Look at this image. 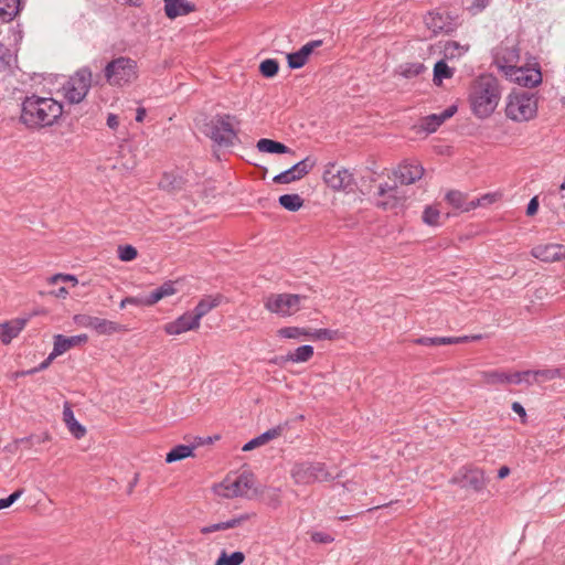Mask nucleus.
Segmentation results:
<instances>
[{"label": "nucleus", "mask_w": 565, "mask_h": 565, "mask_svg": "<svg viewBox=\"0 0 565 565\" xmlns=\"http://www.w3.org/2000/svg\"><path fill=\"white\" fill-rule=\"evenodd\" d=\"M63 114V106L51 97L28 96L22 102L21 122L30 129L52 126Z\"/></svg>", "instance_id": "nucleus-1"}, {"label": "nucleus", "mask_w": 565, "mask_h": 565, "mask_svg": "<svg viewBox=\"0 0 565 565\" xmlns=\"http://www.w3.org/2000/svg\"><path fill=\"white\" fill-rule=\"evenodd\" d=\"M501 87L498 78L490 74L477 77L469 90L471 111L478 118H488L499 105Z\"/></svg>", "instance_id": "nucleus-2"}, {"label": "nucleus", "mask_w": 565, "mask_h": 565, "mask_svg": "<svg viewBox=\"0 0 565 565\" xmlns=\"http://www.w3.org/2000/svg\"><path fill=\"white\" fill-rule=\"evenodd\" d=\"M238 124L235 116L228 114H217L212 117H205L199 129L218 147H231L237 139V131L234 124Z\"/></svg>", "instance_id": "nucleus-3"}, {"label": "nucleus", "mask_w": 565, "mask_h": 565, "mask_svg": "<svg viewBox=\"0 0 565 565\" xmlns=\"http://www.w3.org/2000/svg\"><path fill=\"white\" fill-rule=\"evenodd\" d=\"M139 74L137 61L128 56H119L104 67V77L113 87H125L132 84Z\"/></svg>", "instance_id": "nucleus-4"}, {"label": "nucleus", "mask_w": 565, "mask_h": 565, "mask_svg": "<svg viewBox=\"0 0 565 565\" xmlns=\"http://www.w3.org/2000/svg\"><path fill=\"white\" fill-rule=\"evenodd\" d=\"M537 98L533 93L512 92L507 98L505 115L513 121H527L536 116Z\"/></svg>", "instance_id": "nucleus-5"}, {"label": "nucleus", "mask_w": 565, "mask_h": 565, "mask_svg": "<svg viewBox=\"0 0 565 565\" xmlns=\"http://www.w3.org/2000/svg\"><path fill=\"white\" fill-rule=\"evenodd\" d=\"M290 477L299 486H309L315 482H326L333 479L326 463L309 460L295 462L290 469Z\"/></svg>", "instance_id": "nucleus-6"}, {"label": "nucleus", "mask_w": 565, "mask_h": 565, "mask_svg": "<svg viewBox=\"0 0 565 565\" xmlns=\"http://www.w3.org/2000/svg\"><path fill=\"white\" fill-rule=\"evenodd\" d=\"M255 478L250 472H242L235 478L227 477L220 484L215 486L214 491L217 495L232 499L236 497L253 498L256 494Z\"/></svg>", "instance_id": "nucleus-7"}, {"label": "nucleus", "mask_w": 565, "mask_h": 565, "mask_svg": "<svg viewBox=\"0 0 565 565\" xmlns=\"http://www.w3.org/2000/svg\"><path fill=\"white\" fill-rule=\"evenodd\" d=\"M306 299L307 296L297 294H269L263 298V305L268 312L286 318L297 313Z\"/></svg>", "instance_id": "nucleus-8"}, {"label": "nucleus", "mask_w": 565, "mask_h": 565, "mask_svg": "<svg viewBox=\"0 0 565 565\" xmlns=\"http://www.w3.org/2000/svg\"><path fill=\"white\" fill-rule=\"evenodd\" d=\"M93 74L90 68H79L63 86L64 96L71 104L81 103L89 92Z\"/></svg>", "instance_id": "nucleus-9"}, {"label": "nucleus", "mask_w": 565, "mask_h": 565, "mask_svg": "<svg viewBox=\"0 0 565 565\" xmlns=\"http://www.w3.org/2000/svg\"><path fill=\"white\" fill-rule=\"evenodd\" d=\"M501 72L508 79L524 87H534L542 82V74L537 70L502 64Z\"/></svg>", "instance_id": "nucleus-10"}, {"label": "nucleus", "mask_w": 565, "mask_h": 565, "mask_svg": "<svg viewBox=\"0 0 565 565\" xmlns=\"http://www.w3.org/2000/svg\"><path fill=\"white\" fill-rule=\"evenodd\" d=\"M426 26L434 33H451L454 32L458 23L454 17L445 11H431L425 17Z\"/></svg>", "instance_id": "nucleus-11"}, {"label": "nucleus", "mask_w": 565, "mask_h": 565, "mask_svg": "<svg viewBox=\"0 0 565 565\" xmlns=\"http://www.w3.org/2000/svg\"><path fill=\"white\" fill-rule=\"evenodd\" d=\"M323 181L333 190H345L353 184V175L348 169H338L329 163L323 172Z\"/></svg>", "instance_id": "nucleus-12"}, {"label": "nucleus", "mask_w": 565, "mask_h": 565, "mask_svg": "<svg viewBox=\"0 0 565 565\" xmlns=\"http://www.w3.org/2000/svg\"><path fill=\"white\" fill-rule=\"evenodd\" d=\"M316 161L310 157L297 162L291 168L282 171L281 173L274 177L273 181L278 184H287L292 181L300 180L302 177L308 174L315 167Z\"/></svg>", "instance_id": "nucleus-13"}, {"label": "nucleus", "mask_w": 565, "mask_h": 565, "mask_svg": "<svg viewBox=\"0 0 565 565\" xmlns=\"http://www.w3.org/2000/svg\"><path fill=\"white\" fill-rule=\"evenodd\" d=\"M177 288H175V281L169 280L166 281L163 285L154 289L149 296L147 297H127V301H129L130 305L135 306H152L160 301L161 299L174 295Z\"/></svg>", "instance_id": "nucleus-14"}, {"label": "nucleus", "mask_w": 565, "mask_h": 565, "mask_svg": "<svg viewBox=\"0 0 565 565\" xmlns=\"http://www.w3.org/2000/svg\"><path fill=\"white\" fill-rule=\"evenodd\" d=\"M531 255L542 262H557L565 258V246L561 244L537 245L531 249Z\"/></svg>", "instance_id": "nucleus-15"}, {"label": "nucleus", "mask_w": 565, "mask_h": 565, "mask_svg": "<svg viewBox=\"0 0 565 565\" xmlns=\"http://www.w3.org/2000/svg\"><path fill=\"white\" fill-rule=\"evenodd\" d=\"M223 301V296L220 294L209 295L202 298L195 308L192 310L194 312V318L192 319V327H200L201 319L206 316L214 308L218 307Z\"/></svg>", "instance_id": "nucleus-16"}, {"label": "nucleus", "mask_w": 565, "mask_h": 565, "mask_svg": "<svg viewBox=\"0 0 565 565\" xmlns=\"http://www.w3.org/2000/svg\"><path fill=\"white\" fill-rule=\"evenodd\" d=\"M424 174V168L417 162H405L395 171L396 178L402 184H412Z\"/></svg>", "instance_id": "nucleus-17"}, {"label": "nucleus", "mask_w": 565, "mask_h": 565, "mask_svg": "<svg viewBox=\"0 0 565 565\" xmlns=\"http://www.w3.org/2000/svg\"><path fill=\"white\" fill-rule=\"evenodd\" d=\"M88 337L86 334H78L73 337H65L63 334L54 335L53 355H62L74 347L86 343Z\"/></svg>", "instance_id": "nucleus-18"}, {"label": "nucleus", "mask_w": 565, "mask_h": 565, "mask_svg": "<svg viewBox=\"0 0 565 565\" xmlns=\"http://www.w3.org/2000/svg\"><path fill=\"white\" fill-rule=\"evenodd\" d=\"M377 194L379 196L384 198V200L379 201L377 205L385 210L397 206L404 200L398 191V188L387 183L381 184L379 186Z\"/></svg>", "instance_id": "nucleus-19"}, {"label": "nucleus", "mask_w": 565, "mask_h": 565, "mask_svg": "<svg viewBox=\"0 0 565 565\" xmlns=\"http://www.w3.org/2000/svg\"><path fill=\"white\" fill-rule=\"evenodd\" d=\"M321 43L322 42L320 40L311 41L305 44L299 51L289 53L287 55L289 67L294 70L302 67L307 63L313 50L320 46Z\"/></svg>", "instance_id": "nucleus-20"}, {"label": "nucleus", "mask_w": 565, "mask_h": 565, "mask_svg": "<svg viewBox=\"0 0 565 565\" xmlns=\"http://www.w3.org/2000/svg\"><path fill=\"white\" fill-rule=\"evenodd\" d=\"M488 483L484 472L478 468H468L462 475V487L476 492L482 491Z\"/></svg>", "instance_id": "nucleus-21"}, {"label": "nucleus", "mask_w": 565, "mask_h": 565, "mask_svg": "<svg viewBox=\"0 0 565 565\" xmlns=\"http://www.w3.org/2000/svg\"><path fill=\"white\" fill-rule=\"evenodd\" d=\"M457 111L456 106H449L447 109L441 111L440 114H431L429 116H426L423 119L422 127L428 131L434 132L437 130V128L445 122V120L452 117Z\"/></svg>", "instance_id": "nucleus-22"}, {"label": "nucleus", "mask_w": 565, "mask_h": 565, "mask_svg": "<svg viewBox=\"0 0 565 565\" xmlns=\"http://www.w3.org/2000/svg\"><path fill=\"white\" fill-rule=\"evenodd\" d=\"M26 320L17 319L10 322L0 323V339L2 343L8 344L24 328Z\"/></svg>", "instance_id": "nucleus-23"}, {"label": "nucleus", "mask_w": 565, "mask_h": 565, "mask_svg": "<svg viewBox=\"0 0 565 565\" xmlns=\"http://www.w3.org/2000/svg\"><path fill=\"white\" fill-rule=\"evenodd\" d=\"M468 337H420L414 340L415 344L419 345H447L463 343L468 340Z\"/></svg>", "instance_id": "nucleus-24"}, {"label": "nucleus", "mask_w": 565, "mask_h": 565, "mask_svg": "<svg viewBox=\"0 0 565 565\" xmlns=\"http://www.w3.org/2000/svg\"><path fill=\"white\" fill-rule=\"evenodd\" d=\"M446 200L455 209L461 210L463 212H469L478 206V203L475 201L466 202V195L456 190L449 191L446 194Z\"/></svg>", "instance_id": "nucleus-25"}, {"label": "nucleus", "mask_w": 565, "mask_h": 565, "mask_svg": "<svg viewBox=\"0 0 565 565\" xmlns=\"http://www.w3.org/2000/svg\"><path fill=\"white\" fill-rule=\"evenodd\" d=\"M63 419L68 428V430L71 431V434L76 438V439H81L82 437L85 436L86 434V429L83 425H81L74 417V413L73 411L68 407V406H65L64 407V411H63Z\"/></svg>", "instance_id": "nucleus-26"}, {"label": "nucleus", "mask_w": 565, "mask_h": 565, "mask_svg": "<svg viewBox=\"0 0 565 565\" xmlns=\"http://www.w3.org/2000/svg\"><path fill=\"white\" fill-rule=\"evenodd\" d=\"M438 47L444 55V60L459 58L468 51V46H463L455 41H448L443 46L439 44Z\"/></svg>", "instance_id": "nucleus-27"}, {"label": "nucleus", "mask_w": 565, "mask_h": 565, "mask_svg": "<svg viewBox=\"0 0 565 565\" xmlns=\"http://www.w3.org/2000/svg\"><path fill=\"white\" fill-rule=\"evenodd\" d=\"M257 149L260 152L267 153H290L292 152L287 146L279 141H275L271 139L263 138L257 142Z\"/></svg>", "instance_id": "nucleus-28"}, {"label": "nucleus", "mask_w": 565, "mask_h": 565, "mask_svg": "<svg viewBox=\"0 0 565 565\" xmlns=\"http://www.w3.org/2000/svg\"><path fill=\"white\" fill-rule=\"evenodd\" d=\"M21 9V0H0V17L3 21H11Z\"/></svg>", "instance_id": "nucleus-29"}, {"label": "nucleus", "mask_w": 565, "mask_h": 565, "mask_svg": "<svg viewBox=\"0 0 565 565\" xmlns=\"http://www.w3.org/2000/svg\"><path fill=\"white\" fill-rule=\"evenodd\" d=\"M313 356V348L309 344L297 348L294 352H290L285 358L286 361L295 363H303L309 361Z\"/></svg>", "instance_id": "nucleus-30"}, {"label": "nucleus", "mask_w": 565, "mask_h": 565, "mask_svg": "<svg viewBox=\"0 0 565 565\" xmlns=\"http://www.w3.org/2000/svg\"><path fill=\"white\" fill-rule=\"evenodd\" d=\"M519 61V53L515 49H505L499 52L494 57V64L501 71L502 64L516 65Z\"/></svg>", "instance_id": "nucleus-31"}, {"label": "nucleus", "mask_w": 565, "mask_h": 565, "mask_svg": "<svg viewBox=\"0 0 565 565\" xmlns=\"http://www.w3.org/2000/svg\"><path fill=\"white\" fill-rule=\"evenodd\" d=\"M455 70L449 67L446 60L438 61L434 66V83L440 85L443 79H448L454 76Z\"/></svg>", "instance_id": "nucleus-32"}, {"label": "nucleus", "mask_w": 565, "mask_h": 565, "mask_svg": "<svg viewBox=\"0 0 565 565\" xmlns=\"http://www.w3.org/2000/svg\"><path fill=\"white\" fill-rule=\"evenodd\" d=\"M482 381L487 385H505L507 373L503 371H483L480 373Z\"/></svg>", "instance_id": "nucleus-33"}, {"label": "nucleus", "mask_w": 565, "mask_h": 565, "mask_svg": "<svg viewBox=\"0 0 565 565\" xmlns=\"http://www.w3.org/2000/svg\"><path fill=\"white\" fill-rule=\"evenodd\" d=\"M90 329L95 330L99 334H110L117 331V323L94 317Z\"/></svg>", "instance_id": "nucleus-34"}, {"label": "nucleus", "mask_w": 565, "mask_h": 565, "mask_svg": "<svg viewBox=\"0 0 565 565\" xmlns=\"http://www.w3.org/2000/svg\"><path fill=\"white\" fill-rule=\"evenodd\" d=\"M279 204L288 211L296 212L302 206L303 200L299 194H284L279 196Z\"/></svg>", "instance_id": "nucleus-35"}, {"label": "nucleus", "mask_w": 565, "mask_h": 565, "mask_svg": "<svg viewBox=\"0 0 565 565\" xmlns=\"http://www.w3.org/2000/svg\"><path fill=\"white\" fill-rule=\"evenodd\" d=\"M426 70L423 63H406L398 67V74L405 78H413L422 74Z\"/></svg>", "instance_id": "nucleus-36"}, {"label": "nucleus", "mask_w": 565, "mask_h": 565, "mask_svg": "<svg viewBox=\"0 0 565 565\" xmlns=\"http://www.w3.org/2000/svg\"><path fill=\"white\" fill-rule=\"evenodd\" d=\"M245 561V555L242 552H234L228 555L222 551L214 565H241Z\"/></svg>", "instance_id": "nucleus-37"}, {"label": "nucleus", "mask_w": 565, "mask_h": 565, "mask_svg": "<svg viewBox=\"0 0 565 565\" xmlns=\"http://www.w3.org/2000/svg\"><path fill=\"white\" fill-rule=\"evenodd\" d=\"M17 63V57L12 51L0 42V70H11L13 64Z\"/></svg>", "instance_id": "nucleus-38"}, {"label": "nucleus", "mask_w": 565, "mask_h": 565, "mask_svg": "<svg viewBox=\"0 0 565 565\" xmlns=\"http://www.w3.org/2000/svg\"><path fill=\"white\" fill-rule=\"evenodd\" d=\"M277 334L284 339H299L309 337V330L299 327H284L277 331Z\"/></svg>", "instance_id": "nucleus-39"}, {"label": "nucleus", "mask_w": 565, "mask_h": 565, "mask_svg": "<svg viewBox=\"0 0 565 565\" xmlns=\"http://www.w3.org/2000/svg\"><path fill=\"white\" fill-rule=\"evenodd\" d=\"M279 70V64L274 58H267L263 61L259 65V72L264 77L270 78L274 77Z\"/></svg>", "instance_id": "nucleus-40"}, {"label": "nucleus", "mask_w": 565, "mask_h": 565, "mask_svg": "<svg viewBox=\"0 0 565 565\" xmlns=\"http://www.w3.org/2000/svg\"><path fill=\"white\" fill-rule=\"evenodd\" d=\"M193 318H194L193 311H188V312H184L182 316H179V334L182 332L196 330L200 328V327H192Z\"/></svg>", "instance_id": "nucleus-41"}, {"label": "nucleus", "mask_w": 565, "mask_h": 565, "mask_svg": "<svg viewBox=\"0 0 565 565\" xmlns=\"http://www.w3.org/2000/svg\"><path fill=\"white\" fill-rule=\"evenodd\" d=\"M534 376H541L544 380H554L556 377H565V367L546 369L532 371Z\"/></svg>", "instance_id": "nucleus-42"}, {"label": "nucleus", "mask_w": 565, "mask_h": 565, "mask_svg": "<svg viewBox=\"0 0 565 565\" xmlns=\"http://www.w3.org/2000/svg\"><path fill=\"white\" fill-rule=\"evenodd\" d=\"M288 426L287 423L285 424H280L276 427H273L268 430H266L265 433H263L260 436L262 438V441L263 444H267L268 441L275 439V438H278L279 436H281V434L284 433V430L286 429V427Z\"/></svg>", "instance_id": "nucleus-43"}, {"label": "nucleus", "mask_w": 565, "mask_h": 565, "mask_svg": "<svg viewBox=\"0 0 565 565\" xmlns=\"http://www.w3.org/2000/svg\"><path fill=\"white\" fill-rule=\"evenodd\" d=\"M440 213L437 209L433 206H427L423 213V221L428 224L436 226L439 224Z\"/></svg>", "instance_id": "nucleus-44"}, {"label": "nucleus", "mask_w": 565, "mask_h": 565, "mask_svg": "<svg viewBox=\"0 0 565 565\" xmlns=\"http://www.w3.org/2000/svg\"><path fill=\"white\" fill-rule=\"evenodd\" d=\"M137 255V249L131 245L118 246V257L122 262L134 260Z\"/></svg>", "instance_id": "nucleus-45"}, {"label": "nucleus", "mask_w": 565, "mask_h": 565, "mask_svg": "<svg viewBox=\"0 0 565 565\" xmlns=\"http://www.w3.org/2000/svg\"><path fill=\"white\" fill-rule=\"evenodd\" d=\"M337 334V331H333V330H329V329H317V330H313V331H310L309 330V339H313V340H324V339H328V340H332L334 339V335Z\"/></svg>", "instance_id": "nucleus-46"}, {"label": "nucleus", "mask_w": 565, "mask_h": 565, "mask_svg": "<svg viewBox=\"0 0 565 565\" xmlns=\"http://www.w3.org/2000/svg\"><path fill=\"white\" fill-rule=\"evenodd\" d=\"M196 443L191 445H179V460L193 456V450L196 446L202 445L201 438H195Z\"/></svg>", "instance_id": "nucleus-47"}, {"label": "nucleus", "mask_w": 565, "mask_h": 565, "mask_svg": "<svg viewBox=\"0 0 565 565\" xmlns=\"http://www.w3.org/2000/svg\"><path fill=\"white\" fill-rule=\"evenodd\" d=\"M530 375H533L532 371L507 373V384H520Z\"/></svg>", "instance_id": "nucleus-48"}, {"label": "nucleus", "mask_w": 565, "mask_h": 565, "mask_svg": "<svg viewBox=\"0 0 565 565\" xmlns=\"http://www.w3.org/2000/svg\"><path fill=\"white\" fill-rule=\"evenodd\" d=\"M250 516L252 515L248 514V513L241 514L239 516H236V518H233V519H231L228 521L223 522L224 523V527H225V530H228V529H233V527L239 526L243 523H245L246 521H248L250 519Z\"/></svg>", "instance_id": "nucleus-49"}, {"label": "nucleus", "mask_w": 565, "mask_h": 565, "mask_svg": "<svg viewBox=\"0 0 565 565\" xmlns=\"http://www.w3.org/2000/svg\"><path fill=\"white\" fill-rule=\"evenodd\" d=\"M23 493L22 489H19L11 493L8 498L0 499V510L12 505Z\"/></svg>", "instance_id": "nucleus-50"}, {"label": "nucleus", "mask_w": 565, "mask_h": 565, "mask_svg": "<svg viewBox=\"0 0 565 565\" xmlns=\"http://www.w3.org/2000/svg\"><path fill=\"white\" fill-rule=\"evenodd\" d=\"M50 284H57L58 281H72L73 285H77L78 280L74 275L68 274H55L49 279Z\"/></svg>", "instance_id": "nucleus-51"}, {"label": "nucleus", "mask_w": 565, "mask_h": 565, "mask_svg": "<svg viewBox=\"0 0 565 565\" xmlns=\"http://www.w3.org/2000/svg\"><path fill=\"white\" fill-rule=\"evenodd\" d=\"M94 317L88 315H76L74 316V322L83 328H92Z\"/></svg>", "instance_id": "nucleus-52"}, {"label": "nucleus", "mask_w": 565, "mask_h": 565, "mask_svg": "<svg viewBox=\"0 0 565 565\" xmlns=\"http://www.w3.org/2000/svg\"><path fill=\"white\" fill-rule=\"evenodd\" d=\"M311 540L315 543H323V544L333 542V537L330 534L324 533V532H313L311 534Z\"/></svg>", "instance_id": "nucleus-53"}, {"label": "nucleus", "mask_w": 565, "mask_h": 565, "mask_svg": "<svg viewBox=\"0 0 565 565\" xmlns=\"http://www.w3.org/2000/svg\"><path fill=\"white\" fill-rule=\"evenodd\" d=\"M57 355H53V351L49 354V356L39 364V366L28 371L29 374H33V373H36V372H40V371H43L45 370L46 367H49V365L52 363V361L56 358Z\"/></svg>", "instance_id": "nucleus-54"}, {"label": "nucleus", "mask_w": 565, "mask_h": 565, "mask_svg": "<svg viewBox=\"0 0 565 565\" xmlns=\"http://www.w3.org/2000/svg\"><path fill=\"white\" fill-rule=\"evenodd\" d=\"M164 2H166V6H164L166 14L170 19H175L177 18V0H164Z\"/></svg>", "instance_id": "nucleus-55"}, {"label": "nucleus", "mask_w": 565, "mask_h": 565, "mask_svg": "<svg viewBox=\"0 0 565 565\" xmlns=\"http://www.w3.org/2000/svg\"><path fill=\"white\" fill-rule=\"evenodd\" d=\"M195 10V6L192 2L185 0H179V15L188 14Z\"/></svg>", "instance_id": "nucleus-56"}, {"label": "nucleus", "mask_w": 565, "mask_h": 565, "mask_svg": "<svg viewBox=\"0 0 565 565\" xmlns=\"http://www.w3.org/2000/svg\"><path fill=\"white\" fill-rule=\"evenodd\" d=\"M263 445H264V444H263V441H262L260 436H257V437L253 438L252 440H249L248 443H246V444L243 446L242 450H243V451H249V450L255 449V448H257V447H259V446H263Z\"/></svg>", "instance_id": "nucleus-57"}, {"label": "nucleus", "mask_w": 565, "mask_h": 565, "mask_svg": "<svg viewBox=\"0 0 565 565\" xmlns=\"http://www.w3.org/2000/svg\"><path fill=\"white\" fill-rule=\"evenodd\" d=\"M539 210V200L536 196L532 198L526 207V215L533 216Z\"/></svg>", "instance_id": "nucleus-58"}, {"label": "nucleus", "mask_w": 565, "mask_h": 565, "mask_svg": "<svg viewBox=\"0 0 565 565\" xmlns=\"http://www.w3.org/2000/svg\"><path fill=\"white\" fill-rule=\"evenodd\" d=\"M225 527H224V523L223 522H220V523H215V524H212V525H209V526H204L202 529V533H212V532H216V531H224Z\"/></svg>", "instance_id": "nucleus-59"}, {"label": "nucleus", "mask_w": 565, "mask_h": 565, "mask_svg": "<svg viewBox=\"0 0 565 565\" xmlns=\"http://www.w3.org/2000/svg\"><path fill=\"white\" fill-rule=\"evenodd\" d=\"M107 126L113 129V130H116L119 126V119H118V116L115 115V114H109L108 117H107Z\"/></svg>", "instance_id": "nucleus-60"}, {"label": "nucleus", "mask_w": 565, "mask_h": 565, "mask_svg": "<svg viewBox=\"0 0 565 565\" xmlns=\"http://www.w3.org/2000/svg\"><path fill=\"white\" fill-rule=\"evenodd\" d=\"M512 411L514 413H516L522 418L526 417V412H525L524 407L519 402L512 403Z\"/></svg>", "instance_id": "nucleus-61"}, {"label": "nucleus", "mask_w": 565, "mask_h": 565, "mask_svg": "<svg viewBox=\"0 0 565 565\" xmlns=\"http://www.w3.org/2000/svg\"><path fill=\"white\" fill-rule=\"evenodd\" d=\"M489 2L490 0H473V8L478 11H482L488 7Z\"/></svg>", "instance_id": "nucleus-62"}, {"label": "nucleus", "mask_w": 565, "mask_h": 565, "mask_svg": "<svg viewBox=\"0 0 565 565\" xmlns=\"http://www.w3.org/2000/svg\"><path fill=\"white\" fill-rule=\"evenodd\" d=\"M33 440H34V436H29V437H24V438H21V439L17 440V443L19 445H23L25 447H32L33 444H34Z\"/></svg>", "instance_id": "nucleus-63"}, {"label": "nucleus", "mask_w": 565, "mask_h": 565, "mask_svg": "<svg viewBox=\"0 0 565 565\" xmlns=\"http://www.w3.org/2000/svg\"><path fill=\"white\" fill-rule=\"evenodd\" d=\"M166 461L169 463L177 461V446L172 447L167 454Z\"/></svg>", "instance_id": "nucleus-64"}]
</instances>
